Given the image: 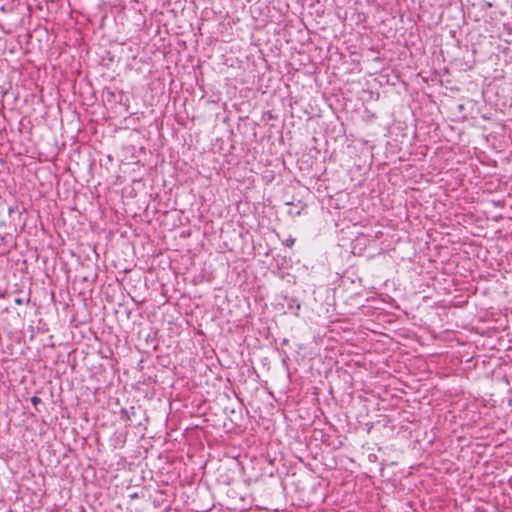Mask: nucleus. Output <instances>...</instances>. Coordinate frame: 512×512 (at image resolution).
Returning <instances> with one entry per match:
<instances>
[{"label": "nucleus", "mask_w": 512, "mask_h": 512, "mask_svg": "<svg viewBox=\"0 0 512 512\" xmlns=\"http://www.w3.org/2000/svg\"><path fill=\"white\" fill-rule=\"evenodd\" d=\"M131 414H134V408L131 407L130 410L123 408L120 412L121 419L125 422L131 420Z\"/></svg>", "instance_id": "nucleus-1"}, {"label": "nucleus", "mask_w": 512, "mask_h": 512, "mask_svg": "<svg viewBox=\"0 0 512 512\" xmlns=\"http://www.w3.org/2000/svg\"><path fill=\"white\" fill-rule=\"evenodd\" d=\"M31 402H32L33 405L36 406L38 403L41 402V399L39 397H37V396H34V397L31 398Z\"/></svg>", "instance_id": "nucleus-2"}, {"label": "nucleus", "mask_w": 512, "mask_h": 512, "mask_svg": "<svg viewBox=\"0 0 512 512\" xmlns=\"http://www.w3.org/2000/svg\"><path fill=\"white\" fill-rule=\"evenodd\" d=\"M294 239H287L286 244L288 247H291L294 244Z\"/></svg>", "instance_id": "nucleus-3"}]
</instances>
